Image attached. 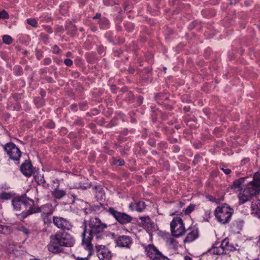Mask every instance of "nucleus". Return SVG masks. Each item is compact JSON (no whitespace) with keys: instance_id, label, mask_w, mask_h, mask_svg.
<instances>
[{"instance_id":"1","label":"nucleus","mask_w":260,"mask_h":260,"mask_svg":"<svg viewBox=\"0 0 260 260\" xmlns=\"http://www.w3.org/2000/svg\"><path fill=\"white\" fill-rule=\"evenodd\" d=\"M83 226V231L81 234L82 244L86 249L91 251L93 250L91 240L94 239L99 241L107 237L106 230L108 225L98 217L95 216L90 218L88 220H84Z\"/></svg>"},{"instance_id":"2","label":"nucleus","mask_w":260,"mask_h":260,"mask_svg":"<svg viewBox=\"0 0 260 260\" xmlns=\"http://www.w3.org/2000/svg\"><path fill=\"white\" fill-rule=\"evenodd\" d=\"M75 243L73 236L65 232L58 231L50 236V241L47 245L49 251L54 254H58L63 251V247H71Z\"/></svg>"},{"instance_id":"3","label":"nucleus","mask_w":260,"mask_h":260,"mask_svg":"<svg viewBox=\"0 0 260 260\" xmlns=\"http://www.w3.org/2000/svg\"><path fill=\"white\" fill-rule=\"evenodd\" d=\"M233 213V209L226 204L218 206L214 211V214L217 221L223 224L230 222Z\"/></svg>"},{"instance_id":"4","label":"nucleus","mask_w":260,"mask_h":260,"mask_svg":"<svg viewBox=\"0 0 260 260\" xmlns=\"http://www.w3.org/2000/svg\"><path fill=\"white\" fill-rule=\"evenodd\" d=\"M260 196V189L254 188L248 184L243 188L238 195L239 204H243L246 202L257 198Z\"/></svg>"},{"instance_id":"5","label":"nucleus","mask_w":260,"mask_h":260,"mask_svg":"<svg viewBox=\"0 0 260 260\" xmlns=\"http://www.w3.org/2000/svg\"><path fill=\"white\" fill-rule=\"evenodd\" d=\"M170 229L172 235L174 237L181 236L185 232L184 224L180 217L173 218L170 223Z\"/></svg>"},{"instance_id":"6","label":"nucleus","mask_w":260,"mask_h":260,"mask_svg":"<svg viewBox=\"0 0 260 260\" xmlns=\"http://www.w3.org/2000/svg\"><path fill=\"white\" fill-rule=\"evenodd\" d=\"M107 211L121 224H126L132 221L133 218L130 215L124 212H119L113 207L109 208Z\"/></svg>"},{"instance_id":"7","label":"nucleus","mask_w":260,"mask_h":260,"mask_svg":"<svg viewBox=\"0 0 260 260\" xmlns=\"http://www.w3.org/2000/svg\"><path fill=\"white\" fill-rule=\"evenodd\" d=\"M4 149L10 158L14 161L19 162L21 156V152L20 149L13 142H9L4 146Z\"/></svg>"},{"instance_id":"8","label":"nucleus","mask_w":260,"mask_h":260,"mask_svg":"<svg viewBox=\"0 0 260 260\" xmlns=\"http://www.w3.org/2000/svg\"><path fill=\"white\" fill-rule=\"evenodd\" d=\"M147 255L152 260H170L164 255L153 244H149L145 247Z\"/></svg>"},{"instance_id":"9","label":"nucleus","mask_w":260,"mask_h":260,"mask_svg":"<svg viewBox=\"0 0 260 260\" xmlns=\"http://www.w3.org/2000/svg\"><path fill=\"white\" fill-rule=\"evenodd\" d=\"M29 198L24 194L19 197H16L12 200V204L13 208L16 211H20L25 209L26 204H28Z\"/></svg>"},{"instance_id":"10","label":"nucleus","mask_w":260,"mask_h":260,"mask_svg":"<svg viewBox=\"0 0 260 260\" xmlns=\"http://www.w3.org/2000/svg\"><path fill=\"white\" fill-rule=\"evenodd\" d=\"M115 241L116 246L130 249L133 243V239L129 236L122 235L119 236Z\"/></svg>"},{"instance_id":"11","label":"nucleus","mask_w":260,"mask_h":260,"mask_svg":"<svg viewBox=\"0 0 260 260\" xmlns=\"http://www.w3.org/2000/svg\"><path fill=\"white\" fill-rule=\"evenodd\" d=\"M53 222L55 226L62 230H70L72 224L67 219L59 216H53Z\"/></svg>"},{"instance_id":"12","label":"nucleus","mask_w":260,"mask_h":260,"mask_svg":"<svg viewBox=\"0 0 260 260\" xmlns=\"http://www.w3.org/2000/svg\"><path fill=\"white\" fill-rule=\"evenodd\" d=\"M96 254L100 260H111L112 254L111 251L105 246L96 245Z\"/></svg>"},{"instance_id":"13","label":"nucleus","mask_w":260,"mask_h":260,"mask_svg":"<svg viewBox=\"0 0 260 260\" xmlns=\"http://www.w3.org/2000/svg\"><path fill=\"white\" fill-rule=\"evenodd\" d=\"M28 208L26 211H23L20 216L22 219L26 218L28 216L32 214L39 213L40 207L36 206L34 201L29 199L28 204H26L25 209Z\"/></svg>"},{"instance_id":"14","label":"nucleus","mask_w":260,"mask_h":260,"mask_svg":"<svg viewBox=\"0 0 260 260\" xmlns=\"http://www.w3.org/2000/svg\"><path fill=\"white\" fill-rule=\"evenodd\" d=\"M20 170L25 176H31L34 173V168L30 161L25 160L21 165Z\"/></svg>"},{"instance_id":"15","label":"nucleus","mask_w":260,"mask_h":260,"mask_svg":"<svg viewBox=\"0 0 260 260\" xmlns=\"http://www.w3.org/2000/svg\"><path fill=\"white\" fill-rule=\"evenodd\" d=\"M247 179V177H241L238 179L234 180L232 185L231 186V189L235 191H241L243 188L242 185L244 184L245 180Z\"/></svg>"},{"instance_id":"16","label":"nucleus","mask_w":260,"mask_h":260,"mask_svg":"<svg viewBox=\"0 0 260 260\" xmlns=\"http://www.w3.org/2000/svg\"><path fill=\"white\" fill-rule=\"evenodd\" d=\"M54 212V209L51 204L47 203L40 207L39 213L41 214L52 215Z\"/></svg>"},{"instance_id":"17","label":"nucleus","mask_w":260,"mask_h":260,"mask_svg":"<svg viewBox=\"0 0 260 260\" xmlns=\"http://www.w3.org/2000/svg\"><path fill=\"white\" fill-rule=\"evenodd\" d=\"M248 184L255 189H260V173L259 172L254 174L253 180L248 182Z\"/></svg>"},{"instance_id":"18","label":"nucleus","mask_w":260,"mask_h":260,"mask_svg":"<svg viewBox=\"0 0 260 260\" xmlns=\"http://www.w3.org/2000/svg\"><path fill=\"white\" fill-rule=\"evenodd\" d=\"M252 213L260 218V200L253 201L251 205Z\"/></svg>"},{"instance_id":"19","label":"nucleus","mask_w":260,"mask_h":260,"mask_svg":"<svg viewBox=\"0 0 260 260\" xmlns=\"http://www.w3.org/2000/svg\"><path fill=\"white\" fill-rule=\"evenodd\" d=\"M93 189L97 200L102 201L105 199V192L101 186H95L93 188Z\"/></svg>"},{"instance_id":"20","label":"nucleus","mask_w":260,"mask_h":260,"mask_svg":"<svg viewBox=\"0 0 260 260\" xmlns=\"http://www.w3.org/2000/svg\"><path fill=\"white\" fill-rule=\"evenodd\" d=\"M220 247L223 248L224 252H226V251H232L236 249L234 245L230 243L229 240L228 239H225L222 241Z\"/></svg>"},{"instance_id":"21","label":"nucleus","mask_w":260,"mask_h":260,"mask_svg":"<svg viewBox=\"0 0 260 260\" xmlns=\"http://www.w3.org/2000/svg\"><path fill=\"white\" fill-rule=\"evenodd\" d=\"M145 207V203L142 201H139L136 203H131L129 205V208L132 210H136L139 212H142Z\"/></svg>"},{"instance_id":"22","label":"nucleus","mask_w":260,"mask_h":260,"mask_svg":"<svg viewBox=\"0 0 260 260\" xmlns=\"http://www.w3.org/2000/svg\"><path fill=\"white\" fill-rule=\"evenodd\" d=\"M34 178L38 185H42L44 188H47L49 186L48 184L46 183L43 175L37 174L35 176Z\"/></svg>"},{"instance_id":"23","label":"nucleus","mask_w":260,"mask_h":260,"mask_svg":"<svg viewBox=\"0 0 260 260\" xmlns=\"http://www.w3.org/2000/svg\"><path fill=\"white\" fill-rule=\"evenodd\" d=\"M198 236V232L197 230H192L190 232H189L185 238L184 240V243H189L193 240H194L196 238H197Z\"/></svg>"},{"instance_id":"24","label":"nucleus","mask_w":260,"mask_h":260,"mask_svg":"<svg viewBox=\"0 0 260 260\" xmlns=\"http://www.w3.org/2000/svg\"><path fill=\"white\" fill-rule=\"evenodd\" d=\"M52 194L56 199L60 200L66 196V192L64 190L55 188L52 191Z\"/></svg>"},{"instance_id":"25","label":"nucleus","mask_w":260,"mask_h":260,"mask_svg":"<svg viewBox=\"0 0 260 260\" xmlns=\"http://www.w3.org/2000/svg\"><path fill=\"white\" fill-rule=\"evenodd\" d=\"M13 230L12 227L8 225L0 224V233L4 235H9L12 233Z\"/></svg>"},{"instance_id":"26","label":"nucleus","mask_w":260,"mask_h":260,"mask_svg":"<svg viewBox=\"0 0 260 260\" xmlns=\"http://www.w3.org/2000/svg\"><path fill=\"white\" fill-rule=\"evenodd\" d=\"M208 251L212 254L217 255L226 253V252H224V250H223V248L220 246V247H213L212 248L210 249Z\"/></svg>"},{"instance_id":"27","label":"nucleus","mask_w":260,"mask_h":260,"mask_svg":"<svg viewBox=\"0 0 260 260\" xmlns=\"http://www.w3.org/2000/svg\"><path fill=\"white\" fill-rule=\"evenodd\" d=\"M139 218L141 220L142 225L144 226H148L149 224L154 225V223L151 221V219L148 216L140 217Z\"/></svg>"},{"instance_id":"28","label":"nucleus","mask_w":260,"mask_h":260,"mask_svg":"<svg viewBox=\"0 0 260 260\" xmlns=\"http://www.w3.org/2000/svg\"><path fill=\"white\" fill-rule=\"evenodd\" d=\"M52 215L49 214H41V218L45 224H50L51 223V216Z\"/></svg>"},{"instance_id":"29","label":"nucleus","mask_w":260,"mask_h":260,"mask_svg":"<svg viewBox=\"0 0 260 260\" xmlns=\"http://www.w3.org/2000/svg\"><path fill=\"white\" fill-rule=\"evenodd\" d=\"M195 207V205L191 204L186 209L183 210V212L185 215H188L194 210Z\"/></svg>"},{"instance_id":"30","label":"nucleus","mask_w":260,"mask_h":260,"mask_svg":"<svg viewBox=\"0 0 260 260\" xmlns=\"http://www.w3.org/2000/svg\"><path fill=\"white\" fill-rule=\"evenodd\" d=\"M12 198V195L10 193L7 192L6 191H3L0 194V200H8Z\"/></svg>"},{"instance_id":"31","label":"nucleus","mask_w":260,"mask_h":260,"mask_svg":"<svg viewBox=\"0 0 260 260\" xmlns=\"http://www.w3.org/2000/svg\"><path fill=\"white\" fill-rule=\"evenodd\" d=\"M3 42L6 44L10 45L12 43L13 39L10 36L5 35L3 37Z\"/></svg>"},{"instance_id":"32","label":"nucleus","mask_w":260,"mask_h":260,"mask_svg":"<svg viewBox=\"0 0 260 260\" xmlns=\"http://www.w3.org/2000/svg\"><path fill=\"white\" fill-rule=\"evenodd\" d=\"M27 23L31 26L37 27L38 26V22L35 18H29L26 20Z\"/></svg>"},{"instance_id":"33","label":"nucleus","mask_w":260,"mask_h":260,"mask_svg":"<svg viewBox=\"0 0 260 260\" xmlns=\"http://www.w3.org/2000/svg\"><path fill=\"white\" fill-rule=\"evenodd\" d=\"M17 229L18 231L23 233L27 236H28L30 233L29 230L28 229L24 227V226H18L17 227Z\"/></svg>"},{"instance_id":"34","label":"nucleus","mask_w":260,"mask_h":260,"mask_svg":"<svg viewBox=\"0 0 260 260\" xmlns=\"http://www.w3.org/2000/svg\"><path fill=\"white\" fill-rule=\"evenodd\" d=\"M99 23H100V24L102 25L106 26L109 24V21L107 18L103 17L100 18V19L99 21Z\"/></svg>"},{"instance_id":"35","label":"nucleus","mask_w":260,"mask_h":260,"mask_svg":"<svg viewBox=\"0 0 260 260\" xmlns=\"http://www.w3.org/2000/svg\"><path fill=\"white\" fill-rule=\"evenodd\" d=\"M9 18V15L8 12L3 10L0 11V19H7Z\"/></svg>"},{"instance_id":"36","label":"nucleus","mask_w":260,"mask_h":260,"mask_svg":"<svg viewBox=\"0 0 260 260\" xmlns=\"http://www.w3.org/2000/svg\"><path fill=\"white\" fill-rule=\"evenodd\" d=\"M103 3L105 6H113L114 5H119V3L116 2H113L112 0H103Z\"/></svg>"},{"instance_id":"37","label":"nucleus","mask_w":260,"mask_h":260,"mask_svg":"<svg viewBox=\"0 0 260 260\" xmlns=\"http://www.w3.org/2000/svg\"><path fill=\"white\" fill-rule=\"evenodd\" d=\"M14 70L16 75H21L22 74V69L20 66L15 67Z\"/></svg>"},{"instance_id":"38","label":"nucleus","mask_w":260,"mask_h":260,"mask_svg":"<svg viewBox=\"0 0 260 260\" xmlns=\"http://www.w3.org/2000/svg\"><path fill=\"white\" fill-rule=\"evenodd\" d=\"M208 199L209 201H210L211 202H215L217 204L219 203L221 201L223 200V198L216 199V198L211 196H209Z\"/></svg>"},{"instance_id":"39","label":"nucleus","mask_w":260,"mask_h":260,"mask_svg":"<svg viewBox=\"0 0 260 260\" xmlns=\"http://www.w3.org/2000/svg\"><path fill=\"white\" fill-rule=\"evenodd\" d=\"M125 27L127 31H131L134 29V26L133 24L128 23L125 24Z\"/></svg>"},{"instance_id":"40","label":"nucleus","mask_w":260,"mask_h":260,"mask_svg":"<svg viewBox=\"0 0 260 260\" xmlns=\"http://www.w3.org/2000/svg\"><path fill=\"white\" fill-rule=\"evenodd\" d=\"M114 164H118V166H121L124 164V161L122 159H114Z\"/></svg>"},{"instance_id":"41","label":"nucleus","mask_w":260,"mask_h":260,"mask_svg":"<svg viewBox=\"0 0 260 260\" xmlns=\"http://www.w3.org/2000/svg\"><path fill=\"white\" fill-rule=\"evenodd\" d=\"M64 64L68 67H70L73 64V61L69 58H67L64 60Z\"/></svg>"},{"instance_id":"42","label":"nucleus","mask_w":260,"mask_h":260,"mask_svg":"<svg viewBox=\"0 0 260 260\" xmlns=\"http://www.w3.org/2000/svg\"><path fill=\"white\" fill-rule=\"evenodd\" d=\"M165 97V94L163 93H157L155 96L156 101L162 100Z\"/></svg>"},{"instance_id":"43","label":"nucleus","mask_w":260,"mask_h":260,"mask_svg":"<svg viewBox=\"0 0 260 260\" xmlns=\"http://www.w3.org/2000/svg\"><path fill=\"white\" fill-rule=\"evenodd\" d=\"M55 123L52 121L50 120L48 123L47 124L46 126L47 127L49 128H53L55 127Z\"/></svg>"},{"instance_id":"44","label":"nucleus","mask_w":260,"mask_h":260,"mask_svg":"<svg viewBox=\"0 0 260 260\" xmlns=\"http://www.w3.org/2000/svg\"><path fill=\"white\" fill-rule=\"evenodd\" d=\"M60 51L59 47L57 45H54L53 47V53L54 54H58Z\"/></svg>"},{"instance_id":"45","label":"nucleus","mask_w":260,"mask_h":260,"mask_svg":"<svg viewBox=\"0 0 260 260\" xmlns=\"http://www.w3.org/2000/svg\"><path fill=\"white\" fill-rule=\"evenodd\" d=\"M51 62V59L49 57L45 58L44 59V64L45 65H49Z\"/></svg>"},{"instance_id":"46","label":"nucleus","mask_w":260,"mask_h":260,"mask_svg":"<svg viewBox=\"0 0 260 260\" xmlns=\"http://www.w3.org/2000/svg\"><path fill=\"white\" fill-rule=\"evenodd\" d=\"M201 156L199 155H195L194 157V159L193 160V164L194 165H196L197 164H198V161H199V159L201 158Z\"/></svg>"},{"instance_id":"47","label":"nucleus","mask_w":260,"mask_h":260,"mask_svg":"<svg viewBox=\"0 0 260 260\" xmlns=\"http://www.w3.org/2000/svg\"><path fill=\"white\" fill-rule=\"evenodd\" d=\"M221 170L226 175H229L231 173V170L230 169L222 168Z\"/></svg>"},{"instance_id":"48","label":"nucleus","mask_w":260,"mask_h":260,"mask_svg":"<svg viewBox=\"0 0 260 260\" xmlns=\"http://www.w3.org/2000/svg\"><path fill=\"white\" fill-rule=\"evenodd\" d=\"M44 28L47 32L50 34L52 32V28L50 26L45 25L44 26Z\"/></svg>"},{"instance_id":"49","label":"nucleus","mask_w":260,"mask_h":260,"mask_svg":"<svg viewBox=\"0 0 260 260\" xmlns=\"http://www.w3.org/2000/svg\"><path fill=\"white\" fill-rule=\"evenodd\" d=\"M127 99L128 101H133L134 100V95L132 92H128Z\"/></svg>"},{"instance_id":"50","label":"nucleus","mask_w":260,"mask_h":260,"mask_svg":"<svg viewBox=\"0 0 260 260\" xmlns=\"http://www.w3.org/2000/svg\"><path fill=\"white\" fill-rule=\"evenodd\" d=\"M137 101H138V102L139 103V104L140 105L141 104H142L143 103V98L142 96L141 95H139L138 96V99H137Z\"/></svg>"},{"instance_id":"51","label":"nucleus","mask_w":260,"mask_h":260,"mask_svg":"<svg viewBox=\"0 0 260 260\" xmlns=\"http://www.w3.org/2000/svg\"><path fill=\"white\" fill-rule=\"evenodd\" d=\"M80 108L82 110H85L86 107L87 106V104L86 102H84L80 105Z\"/></svg>"},{"instance_id":"52","label":"nucleus","mask_w":260,"mask_h":260,"mask_svg":"<svg viewBox=\"0 0 260 260\" xmlns=\"http://www.w3.org/2000/svg\"><path fill=\"white\" fill-rule=\"evenodd\" d=\"M148 142L150 146H151L152 147L155 146V142L154 140H149Z\"/></svg>"},{"instance_id":"53","label":"nucleus","mask_w":260,"mask_h":260,"mask_svg":"<svg viewBox=\"0 0 260 260\" xmlns=\"http://www.w3.org/2000/svg\"><path fill=\"white\" fill-rule=\"evenodd\" d=\"M71 109L73 111H76L77 110V105L76 104H72L71 106Z\"/></svg>"},{"instance_id":"54","label":"nucleus","mask_w":260,"mask_h":260,"mask_svg":"<svg viewBox=\"0 0 260 260\" xmlns=\"http://www.w3.org/2000/svg\"><path fill=\"white\" fill-rule=\"evenodd\" d=\"M101 13H97L93 17V19H100L101 18Z\"/></svg>"},{"instance_id":"55","label":"nucleus","mask_w":260,"mask_h":260,"mask_svg":"<svg viewBox=\"0 0 260 260\" xmlns=\"http://www.w3.org/2000/svg\"><path fill=\"white\" fill-rule=\"evenodd\" d=\"M161 116L163 120H166L168 119V115L166 113H161Z\"/></svg>"},{"instance_id":"56","label":"nucleus","mask_w":260,"mask_h":260,"mask_svg":"<svg viewBox=\"0 0 260 260\" xmlns=\"http://www.w3.org/2000/svg\"><path fill=\"white\" fill-rule=\"evenodd\" d=\"M98 51L100 54H102L104 52V48L103 47H100L99 48Z\"/></svg>"},{"instance_id":"57","label":"nucleus","mask_w":260,"mask_h":260,"mask_svg":"<svg viewBox=\"0 0 260 260\" xmlns=\"http://www.w3.org/2000/svg\"><path fill=\"white\" fill-rule=\"evenodd\" d=\"M93 210L94 211H99L100 208V206H94L93 207Z\"/></svg>"},{"instance_id":"58","label":"nucleus","mask_w":260,"mask_h":260,"mask_svg":"<svg viewBox=\"0 0 260 260\" xmlns=\"http://www.w3.org/2000/svg\"><path fill=\"white\" fill-rule=\"evenodd\" d=\"M177 141H178L177 139L176 138H172V139H170V142L172 143H176V142H177Z\"/></svg>"},{"instance_id":"59","label":"nucleus","mask_w":260,"mask_h":260,"mask_svg":"<svg viewBox=\"0 0 260 260\" xmlns=\"http://www.w3.org/2000/svg\"><path fill=\"white\" fill-rule=\"evenodd\" d=\"M48 35H44L43 39V40L44 41V42L45 43H46V41L48 40Z\"/></svg>"},{"instance_id":"60","label":"nucleus","mask_w":260,"mask_h":260,"mask_svg":"<svg viewBox=\"0 0 260 260\" xmlns=\"http://www.w3.org/2000/svg\"><path fill=\"white\" fill-rule=\"evenodd\" d=\"M184 260H192V258L188 255H185L184 257Z\"/></svg>"},{"instance_id":"61","label":"nucleus","mask_w":260,"mask_h":260,"mask_svg":"<svg viewBox=\"0 0 260 260\" xmlns=\"http://www.w3.org/2000/svg\"><path fill=\"white\" fill-rule=\"evenodd\" d=\"M47 81H48V82H52V81H53L52 78H51V77H48V78H47Z\"/></svg>"},{"instance_id":"62","label":"nucleus","mask_w":260,"mask_h":260,"mask_svg":"<svg viewBox=\"0 0 260 260\" xmlns=\"http://www.w3.org/2000/svg\"><path fill=\"white\" fill-rule=\"evenodd\" d=\"M184 110L185 111H189L190 110V108L189 107H185L184 108Z\"/></svg>"},{"instance_id":"63","label":"nucleus","mask_w":260,"mask_h":260,"mask_svg":"<svg viewBox=\"0 0 260 260\" xmlns=\"http://www.w3.org/2000/svg\"><path fill=\"white\" fill-rule=\"evenodd\" d=\"M76 260H87V259L86 258L78 257L77 258Z\"/></svg>"},{"instance_id":"64","label":"nucleus","mask_w":260,"mask_h":260,"mask_svg":"<svg viewBox=\"0 0 260 260\" xmlns=\"http://www.w3.org/2000/svg\"><path fill=\"white\" fill-rule=\"evenodd\" d=\"M71 55V53L70 52H68L67 53L66 56H70Z\"/></svg>"}]
</instances>
